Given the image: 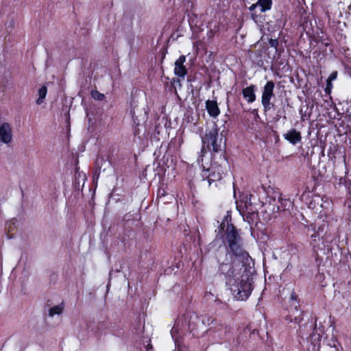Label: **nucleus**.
Returning <instances> with one entry per match:
<instances>
[{
  "instance_id": "f257e3e1",
  "label": "nucleus",
  "mask_w": 351,
  "mask_h": 351,
  "mask_svg": "<svg viewBox=\"0 0 351 351\" xmlns=\"http://www.w3.org/2000/svg\"><path fill=\"white\" fill-rule=\"evenodd\" d=\"M288 302L289 305L285 310V322L288 324L294 323L299 326L297 335L300 338L304 339L311 336L317 329V317H311L301 325L305 312L301 309L300 299L294 290L291 291Z\"/></svg>"
},
{
  "instance_id": "f03ea898",
  "label": "nucleus",
  "mask_w": 351,
  "mask_h": 351,
  "mask_svg": "<svg viewBox=\"0 0 351 351\" xmlns=\"http://www.w3.org/2000/svg\"><path fill=\"white\" fill-rule=\"evenodd\" d=\"M254 268L250 265L243 268L241 274L229 280L227 285L237 300L245 301L250 296L254 289Z\"/></svg>"
},
{
  "instance_id": "7ed1b4c3",
  "label": "nucleus",
  "mask_w": 351,
  "mask_h": 351,
  "mask_svg": "<svg viewBox=\"0 0 351 351\" xmlns=\"http://www.w3.org/2000/svg\"><path fill=\"white\" fill-rule=\"evenodd\" d=\"M202 154L207 151L212 153V158L215 159V154H219L222 156L221 160L228 163V158L226 156L225 149L226 147V139L219 134V128L215 124L212 128L206 129L204 134L202 136Z\"/></svg>"
},
{
  "instance_id": "20e7f679",
  "label": "nucleus",
  "mask_w": 351,
  "mask_h": 351,
  "mask_svg": "<svg viewBox=\"0 0 351 351\" xmlns=\"http://www.w3.org/2000/svg\"><path fill=\"white\" fill-rule=\"evenodd\" d=\"M223 243L226 246V252L240 257L245 263L252 261L249 253L243 247V239L239 230L232 223H228L223 236Z\"/></svg>"
},
{
  "instance_id": "39448f33",
  "label": "nucleus",
  "mask_w": 351,
  "mask_h": 351,
  "mask_svg": "<svg viewBox=\"0 0 351 351\" xmlns=\"http://www.w3.org/2000/svg\"><path fill=\"white\" fill-rule=\"evenodd\" d=\"M252 261H247V263L243 261L241 258L236 257L230 253H226L225 258L223 261H220L218 258L219 268L217 273L219 275H223L226 284L229 282L230 278L237 277L243 270L245 266L250 265Z\"/></svg>"
},
{
  "instance_id": "423d86ee",
  "label": "nucleus",
  "mask_w": 351,
  "mask_h": 351,
  "mask_svg": "<svg viewBox=\"0 0 351 351\" xmlns=\"http://www.w3.org/2000/svg\"><path fill=\"white\" fill-rule=\"evenodd\" d=\"M226 164L223 161L219 163L213 159L209 167H203L202 168L201 172L202 180H206L209 186L213 184H215V186H217V182H220L226 175Z\"/></svg>"
},
{
  "instance_id": "0eeeda50",
  "label": "nucleus",
  "mask_w": 351,
  "mask_h": 351,
  "mask_svg": "<svg viewBox=\"0 0 351 351\" xmlns=\"http://www.w3.org/2000/svg\"><path fill=\"white\" fill-rule=\"evenodd\" d=\"M311 227L313 233L311 235L310 245L311 246L313 252L324 250L325 247L327 248L328 252H332V248L330 245H325L324 241L321 243V240L323 239L322 233H323L324 230V225L319 226L317 230L314 225H311Z\"/></svg>"
},
{
  "instance_id": "6e6552de",
  "label": "nucleus",
  "mask_w": 351,
  "mask_h": 351,
  "mask_svg": "<svg viewBox=\"0 0 351 351\" xmlns=\"http://www.w3.org/2000/svg\"><path fill=\"white\" fill-rule=\"evenodd\" d=\"M274 88L275 84L272 80L267 81L263 86L261 104L265 112L270 110L274 106V104L271 102V98L274 97Z\"/></svg>"
},
{
  "instance_id": "1a4fd4ad",
  "label": "nucleus",
  "mask_w": 351,
  "mask_h": 351,
  "mask_svg": "<svg viewBox=\"0 0 351 351\" xmlns=\"http://www.w3.org/2000/svg\"><path fill=\"white\" fill-rule=\"evenodd\" d=\"M272 0H258L256 3L252 4L249 7L252 19L256 20L261 13L270 10L272 8Z\"/></svg>"
},
{
  "instance_id": "9d476101",
  "label": "nucleus",
  "mask_w": 351,
  "mask_h": 351,
  "mask_svg": "<svg viewBox=\"0 0 351 351\" xmlns=\"http://www.w3.org/2000/svg\"><path fill=\"white\" fill-rule=\"evenodd\" d=\"M109 325H110V322L108 320L99 322L97 325L98 335L101 336L102 335L110 333L114 336H120L123 333V329L116 330L113 328H111V326H109Z\"/></svg>"
},
{
  "instance_id": "9b49d317",
  "label": "nucleus",
  "mask_w": 351,
  "mask_h": 351,
  "mask_svg": "<svg viewBox=\"0 0 351 351\" xmlns=\"http://www.w3.org/2000/svg\"><path fill=\"white\" fill-rule=\"evenodd\" d=\"M186 62V56L184 55L180 56L175 62L174 73L179 77L184 78L188 73L187 69L184 66Z\"/></svg>"
},
{
  "instance_id": "f8f14e48",
  "label": "nucleus",
  "mask_w": 351,
  "mask_h": 351,
  "mask_svg": "<svg viewBox=\"0 0 351 351\" xmlns=\"http://www.w3.org/2000/svg\"><path fill=\"white\" fill-rule=\"evenodd\" d=\"M12 128L8 123H3L0 125V140L4 143H9L12 141Z\"/></svg>"
},
{
  "instance_id": "ddd939ff",
  "label": "nucleus",
  "mask_w": 351,
  "mask_h": 351,
  "mask_svg": "<svg viewBox=\"0 0 351 351\" xmlns=\"http://www.w3.org/2000/svg\"><path fill=\"white\" fill-rule=\"evenodd\" d=\"M283 137L292 145H296L301 142L302 136L300 132L292 128L283 134Z\"/></svg>"
},
{
  "instance_id": "4468645a",
  "label": "nucleus",
  "mask_w": 351,
  "mask_h": 351,
  "mask_svg": "<svg viewBox=\"0 0 351 351\" xmlns=\"http://www.w3.org/2000/svg\"><path fill=\"white\" fill-rule=\"evenodd\" d=\"M206 109L210 117H217L220 114V109L216 100L208 99L205 102Z\"/></svg>"
},
{
  "instance_id": "2eb2a0df",
  "label": "nucleus",
  "mask_w": 351,
  "mask_h": 351,
  "mask_svg": "<svg viewBox=\"0 0 351 351\" xmlns=\"http://www.w3.org/2000/svg\"><path fill=\"white\" fill-rule=\"evenodd\" d=\"M256 86L251 84L242 90V94L243 98L249 104H252L256 101V96L255 94Z\"/></svg>"
},
{
  "instance_id": "dca6fc26",
  "label": "nucleus",
  "mask_w": 351,
  "mask_h": 351,
  "mask_svg": "<svg viewBox=\"0 0 351 351\" xmlns=\"http://www.w3.org/2000/svg\"><path fill=\"white\" fill-rule=\"evenodd\" d=\"M278 201L280 204L278 205V210L285 211V210H289L291 208H293V203L288 198H284L282 197V195L281 193H279L278 197Z\"/></svg>"
},
{
  "instance_id": "f3484780",
  "label": "nucleus",
  "mask_w": 351,
  "mask_h": 351,
  "mask_svg": "<svg viewBox=\"0 0 351 351\" xmlns=\"http://www.w3.org/2000/svg\"><path fill=\"white\" fill-rule=\"evenodd\" d=\"M130 112L134 122L133 134L134 136H138L141 132V130L138 128L140 126V121L138 120V117L135 115L134 110H131Z\"/></svg>"
},
{
  "instance_id": "a211bd4d",
  "label": "nucleus",
  "mask_w": 351,
  "mask_h": 351,
  "mask_svg": "<svg viewBox=\"0 0 351 351\" xmlns=\"http://www.w3.org/2000/svg\"><path fill=\"white\" fill-rule=\"evenodd\" d=\"M228 223H232L231 222V217L229 216V215H226L223 219V221L221 222L219 226V233L218 234H223L221 237H223V236L225 235V230L226 229V226L228 225Z\"/></svg>"
},
{
  "instance_id": "6ab92c4d",
  "label": "nucleus",
  "mask_w": 351,
  "mask_h": 351,
  "mask_svg": "<svg viewBox=\"0 0 351 351\" xmlns=\"http://www.w3.org/2000/svg\"><path fill=\"white\" fill-rule=\"evenodd\" d=\"M64 310V303L62 302L60 304L53 306L49 309V315L51 317L54 316L55 315H60Z\"/></svg>"
},
{
  "instance_id": "aec40b11",
  "label": "nucleus",
  "mask_w": 351,
  "mask_h": 351,
  "mask_svg": "<svg viewBox=\"0 0 351 351\" xmlns=\"http://www.w3.org/2000/svg\"><path fill=\"white\" fill-rule=\"evenodd\" d=\"M47 93V88L45 86H41L38 90V98L36 100L38 104L43 103V100L45 98Z\"/></svg>"
},
{
  "instance_id": "412c9836",
  "label": "nucleus",
  "mask_w": 351,
  "mask_h": 351,
  "mask_svg": "<svg viewBox=\"0 0 351 351\" xmlns=\"http://www.w3.org/2000/svg\"><path fill=\"white\" fill-rule=\"evenodd\" d=\"M339 183H343L345 186L347 193L351 197V179L349 178H341L339 180Z\"/></svg>"
},
{
  "instance_id": "4be33fe9",
  "label": "nucleus",
  "mask_w": 351,
  "mask_h": 351,
  "mask_svg": "<svg viewBox=\"0 0 351 351\" xmlns=\"http://www.w3.org/2000/svg\"><path fill=\"white\" fill-rule=\"evenodd\" d=\"M91 97L97 101H103L105 99V95L97 90L91 91Z\"/></svg>"
},
{
  "instance_id": "5701e85b",
  "label": "nucleus",
  "mask_w": 351,
  "mask_h": 351,
  "mask_svg": "<svg viewBox=\"0 0 351 351\" xmlns=\"http://www.w3.org/2000/svg\"><path fill=\"white\" fill-rule=\"evenodd\" d=\"M332 88H333V84L332 83V81L326 80V87L324 88V91L326 95H329L330 99H332L330 94H331Z\"/></svg>"
},
{
  "instance_id": "b1692460",
  "label": "nucleus",
  "mask_w": 351,
  "mask_h": 351,
  "mask_svg": "<svg viewBox=\"0 0 351 351\" xmlns=\"http://www.w3.org/2000/svg\"><path fill=\"white\" fill-rule=\"evenodd\" d=\"M106 161V160L103 156L98 157L95 162V165L97 167V170L100 171L103 163H105Z\"/></svg>"
},
{
  "instance_id": "393cba45",
  "label": "nucleus",
  "mask_w": 351,
  "mask_h": 351,
  "mask_svg": "<svg viewBox=\"0 0 351 351\" xmlns=\"http://www.w3.org/2000/svg\"><path fill=\"white\" fill-rule=\"evenodd\" d=\"M319 40L323 45L328 47L331 44V38L328 36H322L319 37Z\"/></svg>"
},
{
  "instance_id": "a878e982",
  "label": "nucleus",
  "mask_w": 351,
  "mask_h": 351,
  "mask_svg": "<svg viewBox=\"0 0 351 351\" xmlns=\"http://www.w3.org/2000/svg\"><path fill=\"white\" fill-rule=\"evenodd\" d=\"M269 45L271 47H273L276 49V51H278V47H279V41L278 39L275 38H270L269 40Z\"/></svg>"
},
{
  "instance_id": "bb28decb",
  "label": "nucleus",
  "mask_w": 351,
  "mask_h": 351,
  "mask_svg": "<svg viewBox=\"0 0 351 351\" xmlns=\"http://www.w3.org/2000/svg\"><path fill=\"white\" fill-rule=\"evenodd\" d=\"M313 253L315 255V261L316 265H317V268L319 269V267H320V265L322 263V258L319 256L318 252H313Z\"/></svg>"
},
{
  "instance_id": "cd10ccee",
  "label": "nucleus",
  "mask_w": 351,
  "mask_h": 351,
  "mask_svg": "<svg viewBox=\"0 0 351 351\" xmlns=\"http://www.w3.org/2000/svg\"><path fill=\"white\" fill-rule=\"evenodd\" d=\"M337 75H338V71H334L330 74V75L327 80L332 82L337 78Z\"/></svg>"
},
{
  "instance_id": "c85d7f7f",
  "label": "nucleus",
  "mask_w": 351,
  "mask_h": 351,
  "mask_svg": "<svg viewBox=\"0 0 351 351\" xmlns=\"http://www.w3.org/2000/svg\"><path fill=\"white\" fill-rule=\"evenodd\" d=\"M256 214L254 213H248V215L246 216V219L248 221V223H250L253 221V217Z\"/></svg>"
},
{
  "instance_id": "c756f323",
  "label": "nucleus",
  "mask_w": 351,
  "mask_h": 351,
  "mask_svg": "<svg viewBox=\"0 0 351 351\" xmlns=\"http://www.w3.org/2000/svg\"><path fill=\"white\" fill-rule=\"evenodd\" d=\"M109 326H111V328H113L114 330H119L120 329H123L117 323H112V322H110V325H109Z\"/></svg>"
},
{
  "instance_id": "7c9ffc66",
  "label": "nucleus",
  "mask_w": 351,
  "mask_h": 351,
  "mask_svg": "<svg viewBox=\"0 0 351 351\" xmlns=\"http://www.w3.org/2000/svg\"><path fill=\"white\" fill-rule=\"evenodd\" d=\"M324 197H321L320 196H315L313 201L316 202L317 201V204H319V200L320 199L321 202H323ZM320 206L323 207L322 202L320 203Z\"/></svg>"
},
{
  "instance_id": "2f4dec72",
  "label": "nucleus",
  "mask_w": 351,
  "mask_h": 351,
  "mask_svg": "<svg viewBox=\"0 0 351 351\" xmlns=\"http://www.w3.org/2000/svg\"><path fill=\"white\" fill-rule=\"evenodd\" d=\"M145 349H146V351H149V350H152L153 349V346H152V344L151 343V340L149 341V343L145 346Z\"/></svg>"
},
{
  "instance_id": "473e14b6",
  "label": "nucleus",
  "mask_w": 351,
  "mask_h": 351,
  "mask_svg": "<svg viewBox=\"0 0 351 351\" xmlns=\"http://www.w3.org/2000/svg\"><path fill=\"white\" fill-rule=\"evenodd\" d=\"M191 118V120L189 116L187 117L188 122H190V121L192 122L193 121V118L192 117Z\"/></svg>"
},
{
  "instance_id": "72a5a7b5",
  "label": "nucleus",
  "mask_w": 351,
  "mask_h": 351,
  "mask_svg": "<svg viewBox=\"0 0 351 351\" xmlns=\"http://www.w3.org/2000/svg\"><path fill=\"white\" fill-rule=\"evenodd\" d=\"M160 194L161 195L164 196L165 195V193L164 192H160Z\"/></svg>"
},
{
  "instance_id": "f704fd0d",
  "label": "nucleus",
  "mask_w": 351,
  "mask_h": 351,
  "mask_svg": "<svg viewBox=\"0 0 351 351\" xmlns=\"http://www.w3.org/2000/svg\"><path fill=\"white\" fill-rule=\"evenodd\" d=\"M160 194L161 195L164 196L165 195V193L164 192H160Z\"/></svg>"
}]
</instances>
